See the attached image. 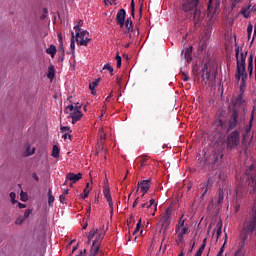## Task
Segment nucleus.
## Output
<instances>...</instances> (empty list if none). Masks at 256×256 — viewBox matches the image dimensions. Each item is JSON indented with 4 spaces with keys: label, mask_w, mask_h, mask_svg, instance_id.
<instances>
[{
    "label": "nucleus",
    "mask_w": 256,
    "mask_h": 256,
    "mask_svg": "<svg viewBox=\"0 0 256 256\" xmlns=\"http://www.w3.org/2000/svg\"><path fill=\"white\" fill-rule=\"evenodd\" d=\"M20 197H21V201H27V193L21 191Z\"/></svg>",
    "instance_id": "09e8293b"
},
{
    "label": "nucleus",
    "mask_w": 256,
    "mask_h": 256,
    "mask_svg": "<svg viewBox=\"0 0 256 256\" xmlns=\"http://www.w3.org/2000/svg\"><path fill=\"white\" fill-rule=\"evenodd\" d=\"M147 161H149V157L147 156H140L138 157V163L139 165V170H143V168L147 165Z\"/></svg>",
    "instance_id": "4be33fe9"
},
{
    "label": "nucleus",
    "mask_w": 256,
    "mask_h": 256,
    "mask_svg": "<svg viewBox=\"0 0 256 256\" xmlns=\"http://www.w3.org/2000/svg\"><path fill=\"white\" fill-rule=\"evenodd\" d=\"M110 101H111V96H107V98L105 99V102H104L103 109H107V103H109Z\"/></svg>",
    "instance_id": "603ef678"
},
{
    "label": "nucleus",
    "mask_w": 256,
    "mask_h": 256,
    "mask_svg": "<svg viewBox=\"0 0 256 256\" xmlns=\"http://www.w3.org/2000/svg\"><path fill=\"white\" fill-rule=\"evenodd\" d=\"M97 233H99V229H93L89 232L88 234V239L89 241H91V239H93V237H95V235H97Z\"/></svg>",
    "instance_id": "e433bc0d"
},
{
    "label": "nucleus",
    "mask_w": 256,
    "mask_h": 256,
    "mask_svg": "<svg viewBox=\"0 0 256 256\" xmlns=\"http://www.w3.org/2000/svg\"><path fill=\"white\" fill-rule=\"evenodd\" d=\"M103 2L105 3V5H108V3L110 5H113V3H114V5L117 4V0H103Z\"/></svg>",
    "instance_id": "de8ad7c7"
},
{
    "label": "nucleus",
    "mask_w": 256,
    "mask_h": 256,
    "mask_svg": "<svg viewBox=\"0 0 256 256\" xmlns=\"http://www.w3.org/2000/svg\"><path fill=\"white\" fill-rule=\"evenodd\" d=\"M239 3H241V0H231L232 9H235V7H237V5H239Z\"/></svg>",
    "instance_id": "a18cd8bd"
},
{
    "label": "nucleus",
    "mask_w": 256,
    "mask_h": 256,
    "mask_svg": "<svg viewBox=\"0 0 256 256\" xmlns=\"http://www.w3.org/2000/svg\"><path fill=\"white\" fill-rule=\"evenodd\" d=\"M89 193H90V190H88L87 188H85V189H84L83 199H87V197H89Z\"/></svg>",
    "instance_id": "6e6d98bb"
},
{
    "label": "nucleus",
    "mask_w": 256,
    "mask_h": 256,
    "mask_svg": "<svg viewBox=\"0 0 256 256\" xmlns=\"http://www.w3.org/2000/svg\"><path fill=\"white\" fill-rule=\"evenodd\" d=\"M54 201H55V197L53 196L51 189H49V191H48V205H50V206L53 205Z\"/></svg>",
    "instance_id": "f704fd0d"
},
{
    "label": "nucleus",
    "mask_w": 256,
    "mask_h": 256,
    "mask_svg": "<svg viewBox=\"0 0 256 256\" xmlns=\"http://www.w3.org/2000/svg\"><path fill=\"white\" fill-rule=\"evenodd\" d=\"M66 111L71 112L69 117L72 118L73 125H75V123H77V121H80L81 117H83V112L79 111V109H75V106H73L72 104L66 107Z\"/></svg>",
    "instance_id": "9d476101"
},
{
    "label": "nucleus",
    "mask_w": 256,
    "mask_h": 256,
    "mask_svg": "<svg viewBox=\"0 0 256 256\" xmlns=\"http://www.w3.org/2000/svg\"><path fill=\"white\" fill-rule=\"evenodd\" d=\"M192 18L194 21V27H197L201 21H203V14L201 13V8H199V6L194 10Z\"/></svg>",
    "instance_id": "f8f14e48"
},
{
    "label": "nucleus",
    "mask_w": 256,
    "mask_h": 256,
    "mask_svg": "<svg viewBox=\"0 0 256 256\" xmlns=\"http://www.w3.org/2000/svg\"><path fill=\"white\" fill-rule=\"evenodd\" d=\"M103 193L106 201H108L110 209H113V198L111 197V190L109 189V186L104 187Z\"/></svg>",
    "instance_id": "f3484780"
},
{
    "label": "nucleus",
    "mask_w": 256,
    "mask_h": 256,
    "mask_svg": "<svg viewBox=\"0 0 256 256\" xmlns=\"http://www.w3.org/2000/svg\"><path fill=\"white\" fill-rule=\"evenodd\" d=\"M99 252H95V249L91 248L89 256H96Z\"/></svg>",
    "instance_id": "052dcab7"
},
{
    "label": "nucleus",
    "mask_w": 256,
    "mask_h": 256,
    "mask_svg": "<svg viewBox=\"0 0 256 256\" xmlns=\"http://www.w3.org/2000/svg\"><path fill=\"white\" fill-rule=\"evenodd\" d=\"M66 179H67V181H70L71 183H77V181H80V179H83V174H81V173L75 174V173L70 172L66 175Z\"/></svg>",
    "instance_id": "dca6fc26"
},
{
    "label": "nucleus",
    "mask_w": 256,
    "mask_h": 256,
    "mask_svg": "<svg viewBox=\"0 0 256 256\" xmlns=\"http://www.w3.org/2000/svg\"><path fill=\"white\" fill-rule=\"evenodd\" d=\"M242 119L243 112L233 110L228 123L225 119H223V117H218V119L214 121V127L219 133H221V135H225V133H229V131L235 129L237 125L241 123Z\"/></svg>",
    "instance_id": "f257e3e1"
},
{
    "label": "nucleus",
    "mask_w": 256,
    "mask_h": 256,
    "mask_svg": "<svg viewBox=\"0 0 256 256\" xmlns=\"http://www.w3.org/2000/svg\"><path fill=\"white\" fill-rule=\"evenodd\" d=\"M124 25L128 33H133V21H131V18H127V20L124 22Z\"/></svg>",
    "instance_id": "393cba45"
},
{
    "label": "nucleus",
    "mask_w": 256,
    "mask_h": 256,
    "mask_svg": "<svg viewBox=\"0 0 256 256\" xmlns=\"http://www.w3.org/2000/svg\"><path fill=\"white\" fill-rule=\"evenodd\" d=\"M204 250H205V244H202V245L199 247L198 251H200V252L203 253Z\"/></svg>",
    "instance_id": "0e129e2a"
},
{
    "label": "nucleus",
    "mask_w": 256,
    "mask_h": 256,
    "mask_svg": "<svg viewBox=\"0 0 256 256\" xmlns=\"http://www.w3.org/2000/svg\"><path fill=\"white\" fill-rule=\"evenodd\" d=\"M233 103V111H239V113H245V99L243 98V94L238 95V97H234L232 99Z\"/></svg>",
    "instance_id": "1a4fd4ad"
},
{
    "label": "nucleus",
    "mask_w": 256,
    "mask_h": 256,
    "mask_svg": "<svg viewBox=\"0 0 256 256\" xmlns=\"http://www.w3.org/2000/svg\"><path fill=\"white\" fill-rule=\"evenodd\" d=\"M115 59H116L117 68H118V69H121V63H122L121 56L116 55Z\"/></svg>",
    "instance_id": "ea45409f"
},
{
    "label": "nucleus",
    "mask_w": 256,
    "mask_h": 256,
    "mask_svg": "<svg viewBox=\"0 0 256 256\" xmlns=\"http://www.w3.org/2000/svg\"><path fill=\"white\" fill-rule=\"evenodd\" d=\"M74 109H78V111H81V104L77 103Z\"/></svg>",
    "instance_id": "338daca9"
},
{
    "label": "nucleus",
    "mask_w": 256,
    "mask_h": 256,
    "mask_svg": "<svg viewBox=\"0 0 256 256\" xmlns=\"http://www.w3.org/2000/svg\"><path fill=\"white\" fill-rule=\"evenodd\" d=\"M99 79H97V80H95L94 82H92V83H90L89 84V89H90V91H91V93H92V95H96V91H95V87H97L98 85H99Z\"/></svg>",
    "instance_id": "a878e982"
},
{
    "label": "nucleus",
    "mask_w": 256,
    "mask_h": 256,
    "mask_svg": "<svg viewBox=\"0 0 256 256\" xmlns=\"http://www.w3.org/2000/svg\"><path fill=\"white\" fill-rule=\"evenodd\" d=\"M182 80L183 81H189V76L185 73H182Z\"/></svg>",
    "instance_id": "bf43d9fd"
},
{
    "label": "nucleus",
    "mask_w": 256,
    "mask_h": 256,
    "mask_svg": "<svg viewBox=\"0 0 256 256\" xmlns=\"http://www.w3.org/2000/svg\"><path fill=\"white\" fill-rule=\"evenodd\" d=\"M247 79V72H242L240 73V94L244 95L245 93V87H247V82H245Z\"/></svg>",
    "instance_id": "a211bd4d"
},
{
    "label": "nucleus",
    "mask_w": 256,
    "mask_h": 256,
    "mask_svg": "<svg viewBox=\"0 0 256 256\" xmlns=\"http://www.w3.org/2000/svg\"><path fill=\"white\" fill-rule=\"evenodd\" d=\"M248 72L249 76L253 77V54H250L248 58Z\"/></svg>",
    "instance_id": "5701e85b"
},
{
    "label": "nucleus",
    "mask_w": 256,
    "mask_h": 256,
    "mask_svg": "<svg viewBox=\"0 0 256 256\" xmlns=\"http://www.w3.org/2000/svg\"><path fill=\"white\" fill-rule=\"evenodd\" d=\"M130 9L132 17L135 18V0H131Z\"/></svg>",
    "instance_id": "58836bf2"
},
{
    "label": "nucleus",
    "mask_w": 256,
    "mask_h": 256,
    "mask_svg": "<svg viewBox=\"0 0 256 256\" xmlns=\"http://www.w3.org/2000/svg\"><path fill=\"white\" fill-rule=\"evenodd\" d=\"M59 53L62 55L60 61H63V57H65V49H63V47H60Z\"/></svg>",
    "instance_id": "4d7b16f0"
},
{
    "label": "nucleus",
    "mask_w": 256,
    "mask_h": 256,
    "mask_svg": "<svg viewBox=\"0 0 256 256\" xmlns=\"http://www.w3.org/2000/svg\"><path fill=\"white\" fill-rule=\"evenodd\" d=\"M223 199H225V190H223V188H219V191H218V204L223 203Z\"/></svg>",
    "instance_id": "c756f323"
},
{
    "label": "nucleus",
    "mask_w": 256,
    "mask_h": 256,
    "mask_svg": "<svg viewBox=\"0 0 256 256\" xmlns=\"http://www.w3.org/2000/svg\"><path fill=\"white\" fill-rule=\"evenodd\" d=\"M70 49L72 51V54H74L75 53V33L74 32H71Z\"/></svg>",
    "instance_id": "7c9ffc66"
},
{
    "label": "nucleus",
    "mask_w": 256,
    "mask_h": 256,
    "mask_svg": "<svg viewBox=\"0 0 256 256\" xmlns=\"http://www.w3.org/2000/svg\"><path fill=\"white\" fill-rule=\"evenodd\" d=\"M183 227H187L185 226V219H183V215L181 216V218L179 219L178 225L176 229H181Z\"/></svg>",
    "instance_id": "4c0bfd02"
},
{
    "label": "nucleus",
    "mask_w": 256,
    "mask_h": 256,
    "mask_svg": "<svg viewBox=\"0 0 256 256\" xmlns=\"http://www.w3.org/2000/svg\"><path fill=\"white\" fill-rule=\"evenodd\" d=\"M16 196L17 195L15 194V192L10 193V199H11V202H12L13 205H15V203H17V200H15Z\"/></svg>",
    "instance_id": "37998d69"
},
{
    "label": "nucleus",
    "mask_w": 256,
    "mask_h": 256,
    "mask_svg": "<svg viewBox=\"0 0 256 256\" xmlns=\"http://www.w3.org/2000/svg\"><path fill=\"white\" fill-rule=\"evenodd\" d=\"M249 9H251V5H249L248 7H243L240 11V15H243L245 19H249L250 17Z\"/></svg>",
    "instance_id": "b1692460"
},
{
    "label": "nucleus",
    "mask_w": 256,
    "mask_h": 256,
    "mask_svg": "<svg viewBox=\"0 0 256 256\" xmlns=\"http://www.w3.org/2000/svg\"><path fill=\"white\" fill-rule=\"evenodd\" d=\"M23 221H25L24 218H17L15 223L16 225H23Z\"/></svg>",
    "instance_id": "5fc2aeb1"
},
{
    "label": "nucleus",
    "mask_w": 256,
    "mask_h": 256,
    "mask_svg": "<svg viewBox=\"0 0 256 256\" xmlns=\"http://www.w3.org/2000/svg\"><path fill=\"white\" fill-rule=\"evenodd\" d=\"M139 185L143 195H145V193H147L151 187V180H143L139 183Z\"/></svg>",
    "instance_id": "aec40b11"
},
{
    "label": "nucleus",
    "mask_w": 256,
    "mask_h": 256,
    "mask_svg": "<svg viewBox=\"0 0 256 256\" xmlns=\"http://www.w3.org/2000/svg\"><path fill=\"white\" fill-rule=\"evenodd\" d=\"M245 131H246V133L243 134V139H247V134L251 133V124H250V126L248 128L245 129Z\"/></svg>",
    "instance_id": "8fccbe9b"
},
{
    "label": "nucleus",
    "mask_w": 256,
    "mask_h": 256,
    "mask_svg": "<svg viewBox=\"0 0 256 256\" xmlns=\"http://www.w3.org/2000/svg\"><path fill=\"white\" fill-rule=\"evenodd\" d=\"M127 16V12L125 9H120L116 15V20L118 25H120L121 28L125 27V17Z\"/></svg>",
    "instance_id": "ddd939ff"
},
{
    "label": "nucleus",
    "mask_w": 256,
    "mask_h": 256,
    "mask_svg": "<svg viewBox=\"0 0 256 256\" xmlns=\"http://www.w3.org/2000/svg\"><path fill=\"white\" fill-rule=\"evenodd\" d=\"M236 56V73L235 79L241 81V73H247L245 62L247 61V51L241 52L239 55V47L235 49Z\"/></svg>",
    "instance_id": "20e7f679"
},
{
    "label": "nucleus",
    "mask_w": 256,
    "mask_h": 256,
    "mask_svg": "<svg viewBox=\"0 0 256 256\" xmlns=\"http://www.w3.org/2000/svg\"><path fill=\"white\" fill-rule=\"evenodd\" d=\"M35 153V147H31V145H27L25 155L29 157Z\"/></svg>",
    "instance_id": "473e14b6"
},
{
    "label": "nucleus",
    "mask_w": 256,
    "mask_h": 256,
    "mask_svg": "<svg viewBox=\"0 0 256 256\" xmlns=\"http://www.w3.org/2000/svg\"><path fill=\"white\" fill-rule=\"evenodd\" d=\"M59 199H60V203H63V204L67 203L66 198H65V194H61Z\"/></svg>",
    "instance_id": "864d4df0"
},
{
    "label": "nucleus",
    "mask_w": 256,
    "mask_h": 256,
    "mask_svg": "<svg viewBox=\"0 0 256 256\" xmlns=\"http://www.w3.org/2000/svg\"><path fill=\"white\" fill-rule=\"evenodd\" d=\"M141 230V220H139V222L136 225V228L133 232V235H137V233H139V231Z\"/></svg>",
    "instance_id": "79ce46f5"
},
{
    "label": "nucleus",
    "mask_w": 256,
    "mask_h": 256,
    "mask_svg": "<svg viewBox=\"0 0 256 256\" xmlns=\"http://www.w3.org/2000/svg\"><path fill=\"white\" fill-rule=\"evenodd\" d=\"M201 73L204 83L207 84L208 81H214L215 77H217V66L211 62L205 63L201 69Z\"/></svg>",
    "instance_id": "423d86ee"
},
{
    "label": "nucleus",
    "mask_w": 256,
    "mask_h": 256,
    "mask_svg": "<svg viewBox=\"0 0 256 256\" xmlns=\"http://www.w3.org/2000/svg\"><path fill=\"white\" fill-rule=\"evenodd\" d=\"M213 183H215V179L213 178V175L208 174V179L202 188L203 189L202 197H205V195H206V193H208L209 189H211V187H213Z\"/></svg>",
    "instance_id": "4468645a"
},
{
    "label": "nucleus",
    "mask_w": 256,
    "mask_h": 256,
    "mask_svg": "<svg viewBox=\"0 0 256 256\" xmlns=\"http://www.w3.org/2000/svg\"><path fill=\"white\" fill-rule=\"evenodd\" d=\"M239 143H241L239 131L235 130L231 132L227 137L226 149H228V151H230L231 149H235V147H237Z\"/></svg>",
    "instance_id": "0eeeda50"
},
{
    "label": "nucleus",
    "mask_w": 256,
    "mask_h": 256,
    "mask_svg": "<svg viewBox=\"0 0 256 256\" xmlns=\"http://www.w3.org/2000/svg\"><path fill=\"white\" fill-rule=\"evenodd\" d=\"M46 53L48 55H51V57H55V54L57 53V48L55 47V45H50V47L46 49Z\"/></svg>",
    "instance_id": "c85d7f7f"
},
{
    "label": "nucleus",
    "mask_w": 256,
    "mask_h": 256,
    "mask_svg": "<svg viewBox=\"0 0 256 256\" xmlns=\"http://www.w3.org/2000/svg\"><path fill=\"white\" fill-rule=\"evenodd\" d=\"M101 241H103V234H98L91 247V249H94V253H99V249H101Z\"/></svg>",
    "instance_id": "2eb2a0df"
},
{
    "label": "nucleus",
    "mask_w": 256,
    "mask_h": 256,
    "mask_svg": "<svg viewBox=\"0 0 256 256\" xmlns=\"http://www.w3.org/2000/svg\"><path fill=\"white\" fill-rule=\"evenodd\" d=\"M172 213H173V209L167 208L162 215L161 223H162V229H164V231H167L169 229V225H171Z\"/></svg>",
    "instance_id": "9b49d317"
},
{
    "label": "nucleus",
    "mask_w": 256,
    "mask_h": 256,
    "mask_svg": "<svg viewBox=\"0 0 256 256\" xmlns=\"http://www.w3.org/2000/svg\"><path fill=\"white\" fill-rule=\"evenodd\" d=\"M48 79H53L55 77V68L51 66L48 69V74H47Z\"/></svg>",
    "instance_id": "c9c22d12"
},
{
    "label": "nucleus",
    "mask_w": 256,
    "mask_h": 256,
    "mask_svg": "<svg viewBox=\"0 0 256 256\" xmlns=\"http://www.w3.org/2000/svg\"><path fill=\"white\" fill-rule=\"evenodd\" d=\"M184 53V59L187 63H191L193 61V46H190L182 51V55Z\"/></svg>",
    "instance_id": "6ab92c4d"
},
{
    "label": "nucleus",
    "mask_w": 256,
    "mask_h": 256,
    "mask_svg": "<svg viewBox=\"0 0 256 256\" xmlns=\"http://www.w3.org/2000/svg\"><path fill=\"white\" fill-rule=\"evenodd\" d=\"M199 7V0H183L181 9L184 13H191Z\"/></svg>",
    "instance_id": "6e6552de"
},
{
    "label": "nucleus",
    "mask_w": 256,
    "mask_h": 256,
    "mask_svg": "<svg viewBox=\"0 0 256 256\" xmlns=\"http://www.w3.org/2000/svg\"><path fill=\"white\" fill-rule=\"evenodd\" d=\"M216 235H217V239H219V237H221V233H222V229H223V222H218L216 225Z\"/></svg>",
    "instance_id": "2f4dec72"
},
{
    "label": "nucleus",
    "mask_w": 256,
    "mask_h": 256,
    "mask_svg": "<svg viewBox=\"0 0 256 256\" xmlns=\"http://www.w3.org/2000/svg\"><path fill=\"white\" fill-rule=\"evenodd\" d=\"M32 178L34 181H39V176H37V173L35 172L32 174Z\"/></svg>",
    "instance_id": "680f3d73"
},
{
    "label": "nucleus",
    "mask_w": 256,
    "mask_h": 256,
    "mask_svg": "<svg viewBox=\"0 0 256 256\" xmlns=\"http://www.w3.org/2000/svg\"><path fill=\"white\" fill-rule=\"evenodd\" d=\"M18 206L20 209H25V207H27V205H25L23 203H18Z\"/></svg>",
    "instance_id": "69168bd1"
},
{
    "label": "nucleus",
    "mask_w": 256,
    "mask_h": 256,
    "mask_svg": "<svg viewBox=\"0 0 256 256\" xmlns=\"http://www.w3.org/2000/svg\"><path fill=\"white\" fill-rule=\"evenodd\" d=\"M80 25H83V21L81 20L78 22V25L74 26V30L76 33V43L83 47H87V45H89V43L91 42V38H89V31H81Z\"/></svg>",
    "instance_id": "39448f33"
},
{
    "label": "nucleus",
    "mask_w": 256,
    "mask_h": 256,
    "mask_svg": "<svg viewBox=\"0 0 256 256\" xmlns=\"http://www.w3.org/2000/svg\"><path fill=\"white\" fill-rule=\"evenodd\" d=\"M59 153H61L59 146L54 145L52 149V157H54V159H59Z\"/></svg>",
    "instance_id": "cd10ccee"
},
{
    "label": "nucleus",
    "mask_w": 256,
    "mask_h": 256,
    "mask_svg": "<svg viewBox=\"0 0 256 256\" xmlns=\"http://www.w3.org/2000/svg\"><path fill=\"white\" fill-rule=\"evenodd\" d=\"M176 232L178 233V241H183L185 235L189 233V227L176 228Z\"/></svg>",
    "instance_id": "412c9836"
},
{
    "label": "nucleus",
    "mask_w": 256,
    "mask_h": 256,
    "mask_svg": "<svg viewBox=\"0 0 256 256\" xmlns=\"http://www.w3.org/2000/svg\"><path fill=\"white\" fill-rule=\"evenodd\" d=\"M201 255H203V252H201V251H199V250H198V251L196 252V254H195V256H201Z\"/></svg>",
    "instance_id": "774afa93"
},
{
    "label": "nucleus",
    "mask_w": 256,
    "mask_h": 256,
    "mask_svg": "<svg viewBox=\"0 0 256 256\" xmlns=\"http://www.w3.org/2000/svg\"><path fill=\"white\" fill-rule=\"evenodd\" d=\"M103 70H107L111 75H113V67L111 65L105 64Z\"/></svg>",
    "instance_id": "a19ab883"
},
{
    "label": "nucleus",
    "mask_w": 256,
    "mask_h": 256,
    "mask_svg": "<svg viewBox=\"0 0 256 256\" xmlns=\"http://www.w3.org/2000/svg\"><path fill=\"white\" fill-rule=\"evenodd\" d=\"M33 210L31 209H26L25 212H24V220L25 219H29V216L31 215Z\"/></svg>",
    "instance_id": "c03bdc74"
},
{
    "label": "nucleus",
    "mask_w": 256,
    "mask_h": 256,
    "mask_svg": "<svg viewBox=\"0 0 256 256\" xmlns=\"http://www.w3.org/2000/svg\"><path fill=\"white\" fill-rule=\"evenodd\" d=\"M132 33H133V32H129V30L125 31V34L127 35V37H129V39H134Z\"/></svg>",
    "instance_id": "13d9d810"
},
{
    "label": "nucleus",
    "mask_w": 256,
    "mask_h": 256,
    "mask_svg": "<svg viewBox=\"0 0 256 256\" xmlns=\"http://www.w3.org/2000/svg\"><path fill=\"white\" fill-rule=\"evenodd\" d=\"M256 229V202H254L253 208H252V215L245 219L243 228H242V234L241 239L243 243L247 239H249V235H252V233H255Z\"/></svg>",
    "instance_id": "f03ea898"
},
{
    "label": "nucleus",
    "mask_w": 256,
    "mask_h": 256,
    "mask_svg": "<svg viewBox=\"0 0 256 256\" xmlns=\"http://www.w3.org/2000/svg\"><path fill=\"white\" fill-rule=\"evenodd\" d=\"M227 179V172L224 170H221L218 175V183H225V180Z\"/></svg>",
    "instance_id": "bb28decb"
},
{
    "label": "nucleus",
    "mask_w": 256,
    "mask_h": 256,
    "mask_svg": "<svg viewBox=\"0 0 256 256\" xmlns=\"http://www.w3.org/2000/svg\"><path fill=\"white\" fill-rule=\"evenodd\" d=\"M62 133H69V131H71V128L68 126H62L60 127Z\"/></svg>",
    "instance_id": "49530a36"
},
{
    "label": "nucleus",
    "mask_w": 256,
    "mask_h": 256,
    "mask_svg": "<svg viewBox=\"0 0 256 256\" xmlns=\"http://www.w3.org/2000/svg\"><path fill=\"white\" fill-rule=\"evenodd\" d=\"M223 161V152H211L210 154H204L203 169L208 171H215L217 169V163Z\"/></svg>",
    "instance_id": "7ed1b4c3"
},
{
    "label": "nucleus",
    "mask_w": 256,
    "mask_h": 256,
    "mask_svg": "<svg viewBox=\"0 0 256 256\" xmlns=\"http://www.w3.org/2000/svg\"><path fill=\"white\" fill-rule=\"evenodd\" d=\"M247 33L248 35H251L253 33V25L252 24H249L248 27H247Z\"/></svg>",
    "instance_id": "3c124183"
},
{
    "label": "nucleus",
    "mask_w": 256,
    "mask_h": 256,
    "mask_svg": "<svg viewBox=\"0 0 256 256\" xmlns=\"http://www.w3.org/2000/svg\"><path fill=\"white\" fill-rule=\"evenodd\" d=\"M234 256H243V253L241 252V249L237 250L235 252Z\"/></svg>",
    "instance_id": "e2e57ef3"
},
{
    "label": "nucleus",
    "mask_w": 256,
    "mask_h": 256,
    "mask_svg": "<svg viewBox=\"0 0 256 256\" xmlns=\"http://www.w3.org/2000/svg\"><path fill=\"white\" fill-rule=\"evenodd\" d=\"M227 244V233L225 234V241L224 244L221 246L217 256H223V253H225V245Z\"/></svg>",
    "instance_id": "72a5a7b5"
}]
</instances>
